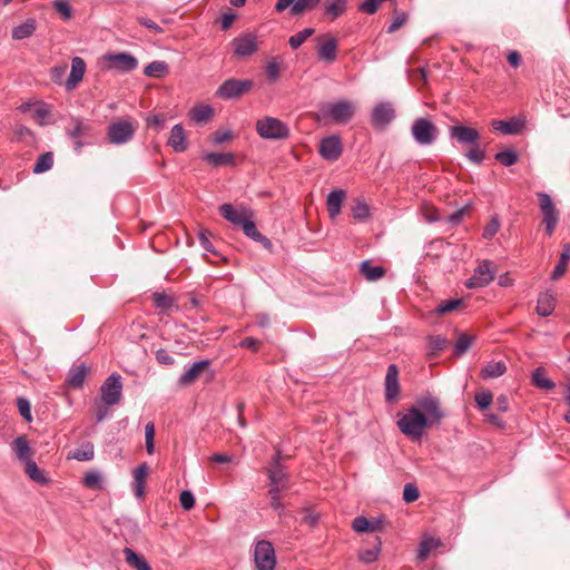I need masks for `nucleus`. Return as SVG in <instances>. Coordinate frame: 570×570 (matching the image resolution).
<instances>
[{"label": "nucleus", "instance_id": "1", "mask_svg": "<svg viewBox=\"0 0 570 570\" xmlns=\"http://www.w3.org/2000/svg\"><path fill=\"white\" fill-rule=\"evenodd\" d=\"M430 425L424 413H419L411 406L406 413L400 416L397 426L403 434L412 441H420L424 430Z\"/></svg>", "mask_w": 570, "mask_h": 570}, {"label": "nucleus", "instance_id": "2", "mask_svg": "<svg viewBox=\"0 0 570 570\" xmlns=\"http://www.w3.org/2000/svg\"><path fill=\"white\" fill-rule=\"evenodd\" d=\"M136 129L131 119H117L107 127L106 139L110 145H125L134 138Z\"/></svg>", "mask_w": 570, "mask_h": 570}, {"label": "nucleus", "instance_id": "3", "mask_svg": "<svg viewBox=\"0 0 570 570\" xmlns=\"http://www.w3.org/2000/svg\"><path fill=\"white\" fill-rule=\"evenodd\" d=\"M411 134L416 144L430 146L436 141L440 130L430 118L420 117L413 121Z\"/></svg>", "mask_w": 570, "mask_h": 570}, {"label": "nucleus", "instance_id": "4", "mask_svg": "<svg viewBox=\"0 0 570 570\" xmlns=\"http://www.w3.org/2000/svg\"><path fill=\"white\" fill-rule=\"evenodd\" d=\"M256 131L264 139L279 140L289 137L288 126L274 117H264L256 121Z\"/></svg>", "mask_w": 570, "mask_h": 570}, {"label": "nucleus", "instance_id": "5", "mask_svg": "<svg viewBox=\"0 0 570 570\" xmlns=\"http://www.w3.org/2000/svg\"><path fill=\"white\" fill-rule=\"evenodd\" d=\"M538 205L542 213V224L546 226V232L551 236L559 223L560 213L553 204L551 197L546 193H538Z\"/></svg>", "mask_w": 570, "mask_h": 570}, {"label": "nucleus", "instance_id": "6", "mask_svg": "<svg viewBox=\"0 0 570 570\" xmlns=\"http://www.w3.org/2000/svg\"><path fill=\"white\" fill-rule=\"evenodd\" d=\"M92 125L88 120L81 118H71L68 127L66 128L67 135L73 140L76 151H80L87 144L82 139L92 136Z\"/></svg>", "mask_w": 570, "mask_h": 570}, {"label": "nucleus", "instance_id": "7", "mask_svg": "<svg viewBox=\"0 0 570 570\" xmlns=\"http://www.w3.org/2000/svg\"><path fill=\"white\" fill-rule=\"evenodd\" d=\"M413 407L419 413H424L430 425L439 423L444 415L439 400L431 394L419 396Z\"/></svg>", "mask_w": 570, "mask_h": 570}, {"label": "nucleus", "instance_id": "8", "mask_svg": "<svg viewBox=\"0 0 570 570\" xmlns=\"http://www.w3.org/2000/svg\"><path fill=\"white\" fill-rule=\"evenodd\" d=\"M322 115L336 124H346L354 115V106L347 100L331 102L322 108Z\"/></svg>", "mask_w": 570, "mask_h": 570}, {"label": "nucleus", "instance_id": "9", "mask_svg": "<svg viewBox=\"0 0 570 570\" xmlns=\"http://www.w3.org/2000/svg\"><path fill=\"white\" fill-rule=\"evenodd\" d=\"M253 87V81L249 79H235L230 78L225 80L216 91V96L222 99L238 98L245 92L249 91Z\"/></svg>", "mask_w": 570, "mask_h": 570}, {"label": "nucleus", "instance_id": "10", "mask_svg": "<svg viewBox=\"0 0 570 570\" xmlns=\"http://www.w3.org/2000/svg\"><path fill=\"white\" fill-rule=\"evenodd\" d=\"M121 377L119 374H111L101 385V401L106 405H116L121 400Z\"/></svg>", "mask_w": 570, "mask_h": 570}, {"label": "nucleus", "instance_id": "11", "mask_svg": "<svg viewBox=\"0 0 570 570\" xmlns=\"http://www.w3.org/2000/svg\"><path fill=\"white\" fill-rule=\"evenodd\" d=\"M257 570H274L276 564L274 548L268 541H259L254 551Z\"/></svg>", "mask_w": 570, "mask_h": 570}, {"label": "nucleus", "instance_id": "12", "mask_svg": "<svg viewBox=\"0 0 570 570\" xmlns=\"http://www.w3.org/2000/svg\"><path fill=\"white\" fill-rule=\"evenodd\" d=\"M449 136L461 146L478 145L481 135L478 129L462 124L453 125L449 128Z\"/></svg>", "mask_w": 570, "mask_h": 570}, {"label": "nucleus", "instance_id": "13", "mask_svg": "<svg viewBox=\"0 0 570 570\" xmlns=\"http://www.w3.org/2000/svg\"><path fill=\"white\" fill-rule=\"evenodd\" d=\"M104 59L108 62L109 69L121 72H130L138 67V60L127 52L108 53Z\"/></svg>", "mask_w": 570, "mask_h": 570}, {"label": "nucleus", "instance_id": "14", "mask_svg": "<svg viewBox=\"0 0 570 570\" xmlns=\"http://www.w3.org/2000/svg\"><path fill=\"white\" fill-rule=\"evenodd\" d=\"M232 46L234 55L238 58L254 55L258 49L257 37L254 33H243L236 37Z\"/></svg>", "mask_w": 570, "mask_h": 570}, {"label": "nucleus", "instance_id": "15", "mask_svg": "<svg viewBox=\"0 0 570 570\" xmlns=\"http://www.w3.org/2000/svg\"><path fill=\"white\" fill-rule=\"evenodd\" d=\"M219 214L234 225L242 226L248 218L253 217L250 209L243 205L233 206L232 204H223L219 206Z\"/></svg>", "mask_w": 570, "mask_h": 570}, {"label": "nucleus", "instance_id": "16", "mask_svg": "<svg viewBox=\"0 0 570 570\" xmlns=\"http://www.w3.org/2000/svg\"><path fill=\"white\" fill-rule=\"evenodd\" d=\"M494 278V272L491 269L489 261L482 262L475 269L471 278L466 281V287L479 288L490 284Z\"/></svg>", "mask_w": 570, "mask_h": 570}, {"label": "nucleus", "instance_id": "17", "mask_svg": "<svg viewBox=\"0 0 570 570\" xmlns=\"http://www.w3.org/2000/svg\"><path fill=\"white\" fill-rule=\"evenodd\" d=\"M271 488H277L279 491H285L289 488L287 473L283 465L279 463V454H277L271 468L267 470Z\"/></svg>", "mask_w": 570, "mask_h": 570}, {"label": "nucleus", "instance_id": "18", "mask_svg": "<svg viewBox=\"0 0 570 570\" xmlns=\"http://www.w3.org/2000/svg\"><path fill=\"white\" fill-rule=\"evenodd\" d=\"M395 118V110L391 102L377 104L372 111L373 126L385 128Z\"/></svg>", "mask_w": 570, "mask_h": 570}, {"label": "nucleus", "instance_id": "19", "mask_svg": "<svg viewBox=\"0 0 570 570\" xmlns=\"http://www.w3.org/2000/svg\"><path fill=\"white\" fill-rule=\"evenodd\" d=\"M210 361L203 360L194 363L184 374L178 379V385L186 387L195 383L204 373L209 372Z\"/></svg>", "mask_w": 570, "mask_h": 570}, {"label": "nucleus", "instance_id": "20", "mask_svg": "<svg viewBox=\"0 0 570 570\" xmlns=\"http://www.w3.org/2000/svg\"><path fill=\"white\" fill-rule=\"evenodd\" d=\"M400 384L399 371L396 365L392 364L387 367L385 376V397L387 402H395L399 399Z\"/></svg>", "mask_w": 570, "mask_h": 570}, {"label": "nucleus", "instance_id": "21", "mask_svg": "<svg viewBox=\"0 0 570 570\" xmlns=\"http://www.w3.org/2000/svg\"><path fill=\"white\" fill-rule=\"evenodd\" d=\"M320 154L327 160H336L342 154V142L337 136H330L321 140Z\"/></svg>", "mask_w": 570, "mask_h": 570}, {"label": "nucleus", "instance_id": "22", "mask_svg": "<svg viewBox=\"0 0 570 570\" xmlns=\"http://www.w3.org/2000/svg\"><path fill=\"white\" fill-rule=\"evenodd\" d=\"M338 42L332 36H325V40L321 41L317 46L318 59L325 62H333L337 58Z\"/></svg>", "mask_w": 570, "mask_h": 570}, {"label": "nucleus", "instance_id": "23", "mask_svg": "<svg viewBox=\"0 0 570 570\" xmlns=\"http://www.w3.org/2000/svg\"><path fill=\"white\" fill-rule=\"evenodd\" d=\"M86 72V62L80 57H73L71 60V70L66 81V89L73 90L82 80Z\"/></svg>", "mask_w": 570, "mask_h": 570}, {"label": "nucleus", "instance_id": "24", "mask_svg": "<svg viewBox=\"0 0 570 570\" xmlns=\"http://www.w3.org/2000/svg\"><path fill=\"white\" fill-rule=\"evenodd\" d=\"M491 126L494 130L500 131L504 135H517L522 130L524 121L518 118H511L510 120L507 121L493 120Z\"/></svg>", "mask_w": 570, "mask_h": 570}, {"label": "nucleus", "instance_id": "25", "mask_svg": "<svg viewBox=\"0 0 570 570\" xmlns=\"http://www.w3.org/2000/svg\"><path fill=\"white\" fill-rule=\"evenodd\" d=\"M168 145L176 151L181 153L187 149V139L186 134L180 124L175 125L171 130L168 138Z\"/></svg>", "mask_w": 570, "mask_h": 570}, {"label": "nucleus", "instance_id": "26", "mask_svg": "<svg viewBox=\"0 0 570 570\" xmlns=\"http://www.w3.org/2000/svg\"><path fill=\"white\" fill-rule=\"evenodd\" d=\"M191 121L195 124H206L214 116V109L209 105H195L188 112Z\"/></svg>", "mask_w": 570, "mask_h": 570}, {"label": "nucleus", "instance_id": "27", "mask_svg": "<svg viewBox=\"0 0 570 570\" xmlns=\"http://www.w3.org/2000/svg\"><path fill=\"white\" fill-rule=\"evenodd\" d=\"M88 371L89 370L85 364L71 367L66 379V384L72 389L81 387L88 374Z\"/></svg>", "mask_w": 570, "mask_h": 570}, {"label": "nucleus", "instance_id": "28", "mask_svg": "<svg viewBox=\"0 0 570 570\" xmlns=\"http://www.w3.org/2000/svg\"><path fill=\"white\" fill-rule=\"evenodd\" d=\"M344 199L345 191L342 189H337L328 194L326 199V207L332 219H334L341 213V206Z\"/></svg>", "mask_w": 570, "mask_h": 570}, {"label": "nucleus", "instance_id": "29", "mask_svg": "<svg viewBox=\"0 0 570 570\" xmlns=\"http://www.w3.org/2000/svg\"><path fill=\"white\" fill-rule=\"evenodd\" d=\"M204 159L214 167L235 165V156L230 153H208Z\"/></svg>", "mask_w": 570, "mask_h": 570}, {"label": "nucleus", "instance_id": "30", "mask_svg": "<svg viewBox=\"0 0 570 570\" xmlns=\"http://www.w3.org/2000/svg\"><path fill=\"white\" fill-rule=\"evenodd\" d=\"M360 273L368 282H375L385 275V268L382 266H374L370 261H364L360 266Z\"/></svg>", "mask_w": 570, "mask_h": 570}, {"label": "nucleus", "instance_id": "31", "mask_svg": "<svg viewBox=\"0 0 570 570\" xmlns=\"http://www.w3.org/2000/svg\"><path fill=\"white\" fill-rule=\"evenodd\" d=\"M125 560L129 567L136 570H153L144 557L137 554L132 549H124Z\"/></svg>", "mask_w": 570, "mask_h": 570}, {"label": "nucleus", "instance_id": "32", "mask_svg": "<svg viewBox=\"0 0 570 570\" xmlns=\"http://www.w3.org/2000/svg\"><path fill=\"white\" fill-rule=\"evenodd\" d=\"M569 261H570V244L566 243L562 245V253L560 255L559 262L551 274V278L553 281H557L564 275Z\"/></svg>", "mask_w": 570, "mask_h": 570}, {"label": "nucleus", "instance_id": "33", "mask_svg": "<svg viewBox=\"0 0 570 570\" xmlns=\"http://www.w3.org/2000/svg\"><path fill=\"white\" fill-rule=\"evenodd\" d=\"M169 68L165 61H153L144 69V75L151 78L161 79L168 75Z\"/></svg>", "mask_w": 570, "mask_h": 570}, {"label": "nucleus", "instance_id": "34", "mask_svg": "<svg viewBox=\"0 0 570 570\" xmlns=\"http://www.w3.org/2000/svg\"><path fill=\"white\" fill-rule=\"evenodd\" d=\"M13 450L16 451L18 458L22 461H28L33 455V452L30 449L29 442L24 435L18 436L13 441Z\"/></svg>", "mask_w": 570, "mask_h": 570}, {"label": "nucleus", "instance_id": "35", "mask_svg": "<svg viewBox=\"0 0 570 570\" xmlns=\"http://www.w3.org/2000/svg\"><path fill=\"white\" fill-rule=\"evenodd\" d=\"M36 30V20L28 19L22 24L16 27L12 30V38L16 40H22L29 38Z\"/></svg>", "mask_w": 570, "mask_h": 570}, {"label": "nucleus", "instance_id": "36", "mask_svg": "<svg viewBox=\"0 0 570 570\" xmlns=\"http://www.w3.org/2000/svg\"><path fill=\"white\" fill-rule=\"evenodd\" d=\"M475 336L469 333H460L454 345V354L463 355L474 343Z\"/></svg>", "mask_w": 570, "mask_h": 570}, {"label": "nucleus", "instance_id": "37", "mask_svg": "<svg viewBox=\"0 0 570 570\" xmlns=\"http://www.w3.org/2000/svg\"><path fill=\"white\" fill-rule=\"evenodd\" d=\"M532 383L542 390H552L556 384L547 376L546 371L542 367H538L532 373Z\"/></svg>", "mask_w": 570, "mask_h": 570}, {"label": "nucleus", "instance_id": "38", "mask_svg": "<svg viewBox=\"0 0 570 570\" xmlns=\"http://www.w3.org/2000/svg\"><path fill=\"white\" fill-rule=\"evenodd\" d=\"M554 309V298L551 294L544 293L538 299L537 312L541 316L550 315Z\"/></svg>", "mask_w": 570, "mask_h": 570}, {"label": "nucleus", "instance_id": "39", "mask_svg": "<svg viewBox=\"0 0 570 570\" xmlns=\"http://www.w3.org/2000/svg\"><path fill=\"white\" fill-rule=\"evenodd\" d=\"M346 10V0H326L325 12L333 20L342 16Z\"/></svg>", "mask_w": 570, "mask_h": 570}, {"label": "nucleus", "instance_id": "40", "mask_svg": "<svg viewBox=\"0 0 570 570\" xmlns=\"http://www.w3.org/2000/svg\"><path fill=\"white\" fill-rule=\"evenodd\" d=\"M26 473L27 475L35 482L39 484H46L48 482V479L45 476L43 471H41L35 461L31 459L26 461Z\"/></svg>", "mask_w": 570, "mask_h": 570}, {"label": "nucleus", "instance_id": "41", "mask_svg": "<svg viewBox=\"0 0 570 570\" xmlns=\"http://www.w3.org/2000/svg\"><path fill=\"white\" fill-rule=\"evenodd\" d=\"M53 165V154L51 151H47L41 154L35 166H33V174H42L47 170H49Z\"/></svg>", "mask_w": 570, "mask_h": 570}, {"label": "nucleus", "instance_id": "42", "mask_svg": "<svg viewBox=\"0 0 570 570\" xmlns=\"http://www.w3.org/2000/svg\"><path fill=\"white\" fill-rule=\"evenodd\" d=\"M507 370L503 362H494L485 365L482 368L481 375L483 379H493L501 376Z\"/></svg>", "mask_w": 570, "mask_h": 570}, {"label": "nucleus", "instance_id": "43", "mask_svg": "<svg viewBox=\"0 0 570 570\" xmlns=\"http://www.w3.org/2000/svg\"><path fill=\"white\" fill-rule=\"evenodd\" d=\"M440 546V540L434 538H424L422 542L420 543L419 552H417V559L419 560H425L430 552L438 548Z\"/></svg>", "mask_w": 570, "mask_h": 570}, {"label": "nucleus", "instance_id": "44", "mask_svg": "<svg viewBox=\"0 0 570 570\" xmlns=\"http://www.w3.org/2000/svg\"><path fill=\"white\" fill-rule=\"evenodd\" d=\"M95 448L90 442L83 443L80 448L76 449L69 458L78 461H89L94 458Z\"/></svg>", "mask_w": 570, "mask_h": 570}, {"label": "nucleus", "instance_id": "45", "mask_svg": "<svg viewBox=\"0 0 570 570\" xmlns=\"http://www.w3.org/2000/svg\"><path fill=\"white\" fill-rule=\"evenodd\" d=\"M104 479L102 475L97 471H89L85 474L83 484L86 488L91 490H101Z\"/></svg>", "mask_w": 570, "mask_h": 570}, {"label": "nucleus", "instance_id": "46", "mask_svg": "<svg viewBox=\"0 0 570 570\" xmlns=\"http://www.w3.org/2000/svg\"><path fill=\"white\" fill-rule=\"evenodd\" d=\"M449 345V341L442 336H430L428 348L430 351V356L438 355L441 351L445 350Z\"/></svg>", "mask_w": 570, "mask_h": 570}, {"label": "nucleus", "instance_id": "47", "mask_svg": "<svg viewBox=\"0 0 570 570\" xmlns=\"http://www.w3.org/2000/svg\"><path fill=\"white\" fill-rule=\"evenodd\" d=\"M495 159L503 166H511L518 161L519 155L513 148H509L497 153Z\"/></svg>", "mask_w": 570, "mask_h": 570}, {"label": "nucleus", "instance_id": "48", "mask_svg": "<svg viewBox=\"0 0 570 570\" xmlns=\"http://www.w3.org/2000/svg\"><path fill=\"white\" fill-rule=\"evenodd\" d=\"M313 33V28H306L293 35L288 40L291 48L294 50L298 49Z\"/></svg>", "mask_w": 570, "mask_h": 570}, {"label": "nucleus", "instance_id": "49", "mask_svg": "<svg viewBox=\"0 0 570 570\" xmlns=\"http://www.w3.org/2000/svg\"><path fill=\"white\" fill-rule=\"evenodd\" d=\"M321 0H296L291 8L293 16H298L306 10H313L317 7Z\"/></svg>", "mask_w": 570, "mask_h": 570}, {"label": "nucleus", "instance_id": "50", "mask_svg": "<svg viewBox=\"0 0 570 570\" xmlns=\"http://www.w3.org/2000/svg\"><path fill=\"white\" fill-rule=\"evenodd\" d=\"M52 6L65 21L72 18V8L68 0H56Z\"/></svg>", "mask_w": 570, "mask_h": 570}, {"label": "nucleus", "instance_id": "51", "mask_svg": "<svg viewBox=\"0 0 570 570\" xmlns=\"http://www.w3.org/2000/svg\"><path fill=\"white\" fill-rule=\"evenodd\" d=\"M466 158L469 160H471L472 163L476 164V165H481L482 161L484 160L485 158V153L484 150L480 147V141L478 142V145H472L470 146L469 150L466 151L465 154Z\"/></svg>", "mask_w": 570, "mask_h": 570}, {"label": "nucleus", "instance_id": "52", "mask_svg": "<svg viewBox=\"0 0 570 570\" xmlns=\"http://www.w3.org/2000/svg\"><path fill=\"white\" fill-rule=\"evenodd\" d=\"M155 425L153 422H148L145 425V443L146 450L148 454H153L155 452Z\"/></svg>", "mask_w": 570, "mask_h": 570}, {"label": "nucleus", "instance_id": "53", "mask_svg": "<svg viewBox=\"0 0 570 570\" xmlns=\"http://www.w3.org/2000/svg\"><path fill=\"white\" fill-rule=\"evenodd\" d=\"M462 305H463V301L462 299L445 301V302H442L436 307V313L441 314V315L442 314H448V313H451L453 311L459 309Z\"/></svg>", "mask_w": 570, "mask_h": 570}, {"label": "nucleus", "instance_id": "54", "mask_svg": "<svg viewBox=\"0 0 570 570\" xmlns=\"http://www.w3.org/2000/svg\"><path fill=\"white\" fill-rule=\"evenodd\" d=\"M265 72H266L268 80L272 82H275L279 78L281 70H279V63L276 58H273L272 60H269L266 63Z\"/></svg>", "mask_w": 570, "mask_h": 570}, {"label": "nucleus", "instance_id": "55", "mask_svg": "<svg viewBox=\"0 0 570 570\" xmlns=\"http://www.w3.org/2000/svg\"><path fill=\"white\" fill-rule=\"evenodd\" d=\"M352 214L355 219L363 220L368 217V207L363 200L356 199L352 207Z\"/></svg>", "mask_w": 570, "mask_h": 570}, {"label": "nucleus", "instance_id": "56", "mask_svg": "<svg viewBox=\"0 0 570 570\" xmlns=\"http://www.w3.org/2000/svg\"><path fill=\"white\" fill-rule=\"evenodd\" d=\"M407 18H409V16L405 12L394 13L392 23L387 28V33H394L400 28H402L406 23Z\"/></svg>", "mask_w": 570, "mask_h": 570}, {"label": "nucleus", "instance_id": "57", "mask_svg": "<svg viewBox=\"0 0 570 570\" xmlns=\"http://www.w3.org/2000/svg\"><path fill=\"white\" fill-rule=\"evenodd\" d=\"M153 299H154L155 305L158 308H161L164 311H167L173 306L171 297H169L168 295H166L164 293H154Z\"/></svg>", "mask_w": 570, "mask_h": 570}, {"label": "nucleus", "instance_id": "58", "mask_svg": "<svg viewBox=\"0 0 570 570\" xmlns=\"http://www.w3.org/2000/svg\"><path fill=\"white\" fill-rule=\"evenodd\" d=\"M17 406H18V411L20 413V415L27 421V422H31L32 421V415H31V405H30V402L27 400V399H23V397H19L17 400Z\"/></svg>", "mask_w": 570, "mask_h": 570}, {"label": "nucleus", "instance_id": "59", "mask_svg": "<svg viewBox=\"0 0 570 570\" xmlns=\"http://www.w3.org/2000/svg\"><path fill=\"white\" fill-rule=\"evenodd\" d=\"M500 229V220L498 216H492L483 230V237L491 239Z\"/></svg>", "mask_w": 570, "mask_h": 570}, {"label": "nucleus", "instance_id": "60", "mask_svg": "<svg viewBox=\"0 0 570 570\" xmlns=\"http://www.w3.org/2000/svg\"><path fill=\"white\" fill-rule=\"evenodd\" d=\"M493 395L490 391H481L475 394V402L480 410H485L492 403Z\"/></svg>", "mask_w": 570, "mask_h": 570}, {"label": "nucleus", "instance_id": "61", "mask_svg": "<svg viewBox=\"0 0 570 570\" xmlns=\"http://www.w3.org/2000/svg\"><path fill=\"white\" fill-rule=\"evenodd\" d=\"M419 497H420V492L415 485H413L411 483L405 484L404 490H403V500L406 503H412V502L416 501L419 499Z\"/></svg>", "mask_w": 570, "mask_h": 570}, {"label": "nucleus", "instance_id": "62", "mask_svg": "<svg viewBox=\"0 0 570 570\" xmlns=\"http://www.w3.org/2000/svg\"><path fill=\"white\" fill-rule=\"evenodd\" d=\"M376 541H377V544L373 549L365 550L360 554V559L363 562L371 563L376 560L379 551H380V546H381V541L379 540V538H376Z\"/></svg>", "mask_w": 570, "mask_h": 570}, {"label": "nucleus", "instance_id": "63", "mask_svg": "<svg viewBox=\"0 0 570 570\" xmlns=\"http://www.w3.org/2000/svg\"><path fill=\"white\" fill-rule=\"evenodd\" d=\"M233 138V132L229 129H218L216 130L213 136L212 140L215 145L224 144Z\"/></svg>", "mask_w": 570, "mask_h": 570}, {"label": "nucleus", "instance_id": "64", "mask_svg": "<svg viewBox=\"0 0 570 570\" xmlns=\"http://www.w3.org/2000/svg\"><path fill=\"white\" fill-rule=\"evenodd\" d=\"M179 502L184 510H191L195 505L194 494L188 490L183 491L179 495Z\"/></svg>", "mask_w": 570, "mask_h": 570}]
</instances>
